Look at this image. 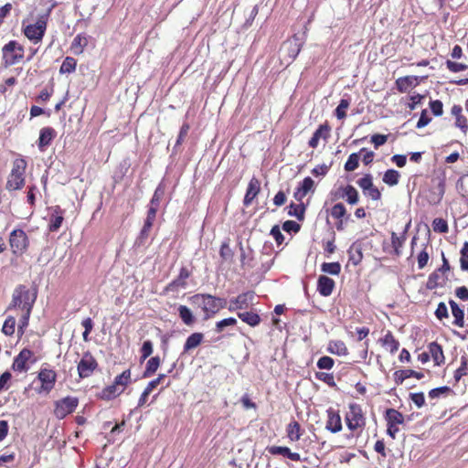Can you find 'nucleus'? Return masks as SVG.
Segmentation results:
<instances>
[{"instance_id": "774afa93", "label": "nucleus", "mask_w": 468, "mask_h": 468, "mask_svg": "<svg viewBox=\"0 0 468 468\" xmlns=\"http://www.w3.org/2000/svg\"><path fill=\"white\" fill-rule=\"evenodd\" d=\"M388 140V135L385 134H373L371 136V143L374 144V146L376 149H378L379 146L386 144Z\"/></svg>"}, {"instance_id": "58836bf2", "label": "nucleus", "mask_w": 468, "mask_h": 468, "mask_svg": "<svg viewBox=\"0 0 468 468\" xmlns=\"http://www.w3.org/2000/svg\"><path fill=\"white\" fill-rule=\"evenodd\" d=\"M415 80L416 79L410 76L401 77L396 80V85L400 92H406L414 84Z\"/></svg>"}, {"instance_id": "e433bc0d", "label": "nucleus", "mask_w": 468, "mask_h": 468, "mask_svg": "<svg viewBox=\"0 0 468 468\" xmlns=\"http://www.w3.org/2000/svg\"><path fill=\"white\" fill-rule=\"evenodd\" d=\"M468 375V358L465 356L461 357V366L454 372V380L459 382L461 378Z\"/></svg>"}, {"instance_id": "dca6fc26", "label": "nucleus", "mask_w": 468, "mask_h": 468, "mask_svg": "<svg viewBox=\"0 0 468 468\" xmlns=\"http://www.w3.org/2000/svg\"><path fill=\"white\" fill-rule=\"evenodd\" d=\"M261 189L260 181L252 177L248 185V188L244 197L243 203L246 207L250 206L252 200L257 197Z\"/></svg>"}, {"instance_id": "09e8293b", "label": "nucleus", "mask_w": 468, "mask_h": 468, "mask_svg": "<svg viewBox=\"0 0 468 468\" xmlns=\"http://www.w3.org/2000/svg\"><path fill=\"white\" fill-rule=\"evenodd\" d=\"M16 319L13 316H8L2 327V332L5 335H12L15 333Z\"/></svg>"}, {"instance_id": "e2e57ef3", "label": "nucleus", "mask_w": 468, "mask_h": 468, "mask_svg": "<svg viewBox=\"0 0 468 468\" xmlns=\"http://www.w3.org/2000/svg\"><path fill=\"white\" fill-rule=\"evenodd\" d=\"M430 108L435 116H441L443 113V104L439 100L431 101L430 102Z\"/></svg>"}, {"instance_id": "2f4dec72", "label": "nucleus", "mask_w": 468, "mask_h": 468, "mask_svg": "<svg viewBox=\"0 0 468 468\" xmlns=\"http://www.w3.org/2000/svg\"><path fill=\"white\" fill-rule=\"evenodd\" d=\"M88 45V37L85 35H77L71 44V48L75 54H80L83 52L84 48Z\"/></svg>"}, {"instance_id": "6e6d98bb", "label": "nucleus", "mask_w": 468, "mask_h": 468, "mask_svg": "<svg viewBox=\"0 0 468 468\" xmlns=\"http://www.w3.org/2000/svg\"><path fill=\"white\" fill-rule=\"evenodd\" d=\"M315 378L318 380H321L326 383L330 387H335V382L333 374L325 373V372H316Z\"/></svg>"}, {"instance_id": "6e6552de", "label": "nucleus", "mask_w": 468, "mask_h": 468, "mask_svg": "<svg viewBox=\"0 0 468 468\" xmlns=\"http://www.w3.org/2000/svg\"><path fill=\"white\" fill-rule=\"evenodd\" d=\"M78 404L79 400L77 398L68 396L56 401L54 414L58 419L62 420L67 415L72 413L78 407Z\"/></svg>"}, {"instance_id": "72a5a7b5", "label": "nucleus", "mask_w": 468, "mask_h": 468, "mask_svg": "<svg viewBox=\"0 0 468 468\" xmlns=\"http://www.w3.org/2000/svg\"><path fill=\"white\" fill-rule=\"evenodd\" d=\"M304 212H305V206L303 203L298 204V205L292 203L289 206L288 215L291 217H295L298 220H303Z\"/></svg>"}, {"instance_id": "5fc2aeb1", "label": "nucleus", "mask_w": 468, "mask_h": 468, "mask_svg": "<svg viewBox=\"0 0 468 468\" xmlns=\"http://www.w3.org/2000/svg\"><path fill=\"white\" fill-rule=\"evenodd\" d=\"M141 362L144 361L153 353V343L151 340H145L141 347Z\"/></svg>"}, {"instance_id": "338daca9", "label": "nucleus", "mask_w": 468, "mask_h": 468, "mask_svg": "<svg viewBox=\"0 0 468 468\" xmlns=\"http://www.w3.org/2000/svg\"><path fill=\"white\" fill-rule=\"evenodd\" d=\"M271 235L273 237L278 245H281L284 240V236L282 235L278 225H275L271 228Z\"/></svg>"}, {"instance_id": "b1692460", "label": "nucleus", "mask_w": 468, "mask_h": 468, "mask_svg": "<svg viewBox=\"0 0 468 468\" xmlns=\"http://www.w3.org/2000/svg\"><path fill=\"white\" fill-rule=\"evenodd\" d=\"M449 304L452 309V316L454 317L453 324L463 327L464 326V312L460 306L453 301L450 300Z\"/></svg>"}, {"instance_id": "aec40b11", "label": "nucleus", "mask_w": 468, "mask_h": 468, "mask_svg": "<svg viewBox=\"0 0 468 468\" xmlns=\"http://www.w3.org/2000/svg\"><path fill=\"white\" fill-rule=\"evenodd\" d=\"M63 211L58 206H56L53 208V213L50 217V223L48 226V229L51 232H56L58 230V229L61 227V224L63 222Z\"/></svg>"}, {"instance_id": "864d4df0", "label": "nucleus", "mask_w": 468, "mask_h": 468, "mask_svg": "<svg viewBox=\"0 0 468 468\" xmlns=\"http://www.w3.org/2000/svg\"><path fill=\"white\" fill-rule=\"evenodd\" d=\"M356 184L362 189L363 193L368 190L373 185V177L370 174L365 175L362 178L358 179Z\"/></svg>"}, {"instance_id": "ddd939ff", "label": "nucleus", "mask_w": 468, "mask_h": 468, "mask_svg": "<svg viewBox=\"0 0 468 468\" xmlns=\"http://www.w3.org/2000/svg\"><path fill=\"white\" fill-rule=\"evenodd\" d=\"M314 181L310 176L305 177L296 188V191L293 194V197L297 201L302 202L303 197L309 192H314Z\"/></svg>"}, {"instance_id": "a878e982", "label": "nucleus", "mask_w": 468, "mask_h": 468, "mask_svg": "<svg viewBox=\"0 0 468 468\" xmlns=\"http://www.w3.org/2000/svg\"><path fill=\"white\" fill-rule=\"evenodd\" d=\"M204 335L202 333H193L190 335L184 345V353H187L190 350L197 347L203 341Z\"/></svg>"}, {"instance_id": "bb28decb", "label": "nucleus", "mask_w": 468, "mask_h": 468, "mask_svg": "<svg viewBox=\"0 0 468 468\" xmlns=\"http://www.w3.org/2000/svg\"><path fill=\"white\" fill-rule=\"evenodd\" d=\"M190 276V271L186 267L180 269L178 276L169 283V288H185L186 285V280Z\"/></svg>"}, {"instance_id": "7ed1b4c3", "label": "nucleus", "mask_w": 468, "mask_h": 468, "mask_svg": "<svg viewBox=\"0 0 468 468\" xmlns=\"http://www.w3.org/2000/svg\"><path fill=\"white\" fill-rule=\"evenodd\" d=\"M303 42V37L298 35H293L291 38L284 41L280 49L282 60L287 64L292 63L300 53Z\"/></svg>"}, {"instance_id": "f3484780", "label": "nucleus", "mask_w": 468, "mask_h": 468, "mask_svg": "<svg viewBox=\"0 0 468 468\" xmlns=\"http://www.w3.org/2000/svg\"><path fill=\"white\" fill-rule=\"evenodd\" d=\"M267 451L272 455H282L294 462L301 461L300 454L291 452L290 448L286 446H271L267 448Z\"/></svg>"}, {"instance_id": "3c124183", "label": "nucleus", "mask_w": 468, "mask_h": 468, "mask_svg": "<svg viewBox=\"0 0 468 468\" xmlns=\"http://www.w3.org/2000/svg\"><path fill=\"white\" fill-rule=\"evenodd\" d=\"M432 228L435 232L446 233L448 232V223L445 219L437 218L432 221Z\"/></svg>"}, {"instance_id": "680f3d73", "label": "nucleus", "mask_w": 468, "mask_h": 468, "mask_svg": "<svg viewBox=\"0 0 468 468\" xmlns=\"http://www.w3.org/2000/svg\"><path fill=\"white\" fill-rule=\"evenodd\" d=\"M219 254L223 260L227 261L232 259L234 253L230 249L229 243L223 242L220 247Z\"/></svg>"}, {"instance_id": "79ce46f5", "label": "nucleus", "mask_w": 468, "mask_h": 468, "mask_svg": "<svg viewBox=\"0 0 468 468\" xmlns=\"http://www.w3.org/2000/svg\"><path fill=\"white\" fill-rule=\"evenodd\" d=\"M218 312V311L216 303V296L207 294L205 319L210 318L211 314H215Z\"/></svg>"}, {"instance_id": "ea45409f", "label": "nucleus", "mask_w": 468, "mask_h": 468, "mask_svg": "<svg viewBox=\"0 0 468 468\" xmlns=\"http://www.w3.org/2000/svg\"><path fill=\"white\" fill-rule=\"evenodd\" d=\"M300 430H301V426L297 421H292L288 425L287 435H288V438L290 439V441H297L300 439V437H301Z\"/></svg>"}, {"instance_id": "13d9d810", "label": "nucleus", "mask_w": 468, "mask_h": 468, "mask_svg": "<svg viewBox=\"0 0 468 468\" xmlns=\"http://www.w3.org/2000/svg\"><path fill=\"white\" fill-rule=\"evenodd\" d=\"M237 324V320L233 317L225 318L216 324V331L218 333L222 332L225 327L235 325Z\"/></svg>"}, {"instance_id": "9d476101", "label": "nucleus", "mask_w": 468, "mask_h": 468, "mask_svg": "<svg viewBox=\"0 0 468 468\" xmlns=\"http://www.w3.org/2000/svg\"><path fill=\"white\" fill-rule=\"evenodd\" d=\"M254 293L252 292H246L239 294L236 298L230 299L228 309L230 312L248 308L252 303Z\"/></svg>"}, {"instance_id": "f8f14e48", "label": "nucleus", "mask_w": 468, "mask_h": 468, "mask_svg": "<svg viewBox=\"0 0 468 468\" xmlns=\"http://www.w3.org/2000/svg\"><path fill=\"white\" fill-rule=\"evenodd\" d=\"M33 356V352L29 349L24 348L20 351V353L15 357L13 362V369L15 371L26 372L28 370V367L27 363Z\"/></svg>"}, {"instance_id": "de8ad7c7", "label": "nucleus", "mask_w": 468, "mask_h": 468, "mask_svg": "<svg viewBox=\"0 0 468 468\" xmlns=\"http://www.w3.org/2000/svg\"><path fill=\"white\" fill-rule=\"evenodd\" d=\"M350 102L346 99H342L335 111L337 119L342 120L346 117V110L349 107Z\"/></svg>"}, {"instance_id": "4d7b16f0", "label": "nucleus", "mask_w": 468, "mask_h": 468, "mask_svg": "<svg viewBox=\"0 0 468 468\" xmlns=\"http://www.w3.org/2000/svg\"><path fill=\"white\" fill-rule=\"evenodd\" d=\"M335 361L332 357L324 356L318 359L317 367L320 369H331L334 367Z\"/></svg>"}, {"instance_id": "7c9ffc66", "label": "nucleus", "mask_w": 468, "mask_h": 468, "mask_svg": "<svg viewBox=\"0 0 468 468\" xmlns=\"http://www.w3.org/2000/svg\"><path fill=\"white\" fill-rule=\"evenodd\" d=\"M160 363H161V360H160L159 356L151 357L146 363V367L143 373V377L150 378L151 376H153L158 369Z\"/></svg>"}, {"instance_id": "052dcab7", "label": "nucleus", "mask_w": 468, "mask_h": 468, "mask_svg": "<svg viewBox=\"0 0 468 468\" xmlns=\"http://www.w3.org/2000/svg\"><path fill=\"white\" fill-rule=\"evenodd\" d=\"M450 390L451 388L447 386L432 388L429 392V398L431 399H438L441 395L447 394Z\"/></svg>"}, {"instance_id": "6ab92c4d", "label": "nucleus", "mask_w": 468, "mask_h": 468, "mask_svg": "<svg viewBox=\"0 0 468 468\" xmlns=\"http://www.w3.org/2000/svg\"><path fill=\"white\" fill-rule=\"evenodd\" d=\"M411 377L416 378L417 379H421L424 375L423 373L417 372L412 369L397 370L394 373V380L397 385L402 384L405 379Z\"/></svg>"}, {"instance_id": "37998d69", "label": "nucleus", "mask_w": 468, "mask_h": 468, "mask_svg": "<svg viewBox=\"0 0 468 468\" xmlns=\"http://www.w3.org/2000/svg\"><path fill=\"white\" fill-rule=\"evenodd\" d=\"M77 61L74 58L67 57L61 66H60V73H71L76 69Z\"/></svg>"}, {"instance_id": "0eeeda50", "label": "nucleus", "mask_w": 468, "mask_h": 468, "mask_svg": "<svg viewBox=\"0 0 468 468\" xmlns=\"http://www.w3.org/2000/svg\"><path fill=\"white\" fill-rule=\"evenodd\" d=\"M9 244L16 255H22L27 249L29 240L26 232L20 229L10 233Z\"/></svg>"}, {"instance_id": "1a4fd4ad", "label": "nucleus", "mask_w": 468, "mask_h": 468, "mask_svg": "<svg viewBox=\"0 0 468 468\" xmlns=\"http://www.w3.org/2000/svg\"><path fill=\"white\" fill-rule=\"evenodd\" d=\"M97 366L98 364L96 359L90 352H86L78 364V373L80 378H85L90 377Z\"/></svg>"}, {"instance_id": "c03bdc74", "label": "nucleus", "mask_w": 468, "mask_h": 468, "mask_svg": "<svg viewBox=\"0 0 468 468\" xmlns=\"http://www.w3.org/2000/svg\"><path fill=\"white\" fill-rule=\"evenodd\" d=\"M359 165V153L351 154L347 161L345 164V170L347 172H352L358 167Z\"/></svg>"}, {"instance_id": "4468645a", "label": "nucleus", "mask_w": 468, "mask_h": 468, "mask_svg": "<svg viewBox=\"0 0 468 468\" xmlns=\"http://www.w3.org/2000/svg\"><path fill=\"white\" fill-rule=\"evenodd\" d=\"M326 430L336 433L342 430V421L339 413L333 409L327 410Z\"/></svg>"}, {"instance_id": "2eb2a0df", "label": "nucleus", "mask_w": 468, "mask_h": 468, "mask_svg": "<svg viewBox=\"0 0 468 468\" xmlns=\"http://www.w3.org/2000/svg\"><path fill=\"white\" fill-rule=\"evenodd\" d=\"M56 131L51 127H44L40 130L38 138V148L44 151L56 137Z\"/></svg>"}, {"instance_id": "f03ea898", "label": "nucleus", "mask_w": 468, "mask_h": 468, "mask_svg": "<svg viewBox=\"0 0 468 468\" xmlns=\"http://www.w3.org/2000/svg\"><path fill=\"white\" fill-rule=\"evenodd\" d=\"M27 162L24 159H16L13 163L11 173L6 182V189L9 191L21 189L25 184V172Z\"/></svg>"}, {"instance_id": "bf43d9fd", "label": "nucleus", "mask_w": 468, "mask_h": 468, "mask_svg": "<svg viewBox=\"0 0 468 468\" xmlns=\"http://www.w3.org/2000/svg\"><path fill=\"white\" fill-rule=\"evenodd\" d=\"M445 64L447 69L454 73L465 70L468 68L466 64L458 63L452 60H447Z\"/></svg>"}, {"instance_id": "a19ab883", "label": "nucleus", "mask_w": 468, "mask_h": 468, "mask_svg": "<svg viewBox=\"0 0 468 468\" xmlns=\"http://www.w3.org/2000/svg\"><path fill=\"white\" fill-rule=\"evenodd\" d=\"M383 345L393 354L398 351L399 343L395 339L391 332H388L383 339Z\"/></svg>"}, {"instance_id": "c85d7f7f", "label": "nucleus", "mask_w": 468, "mask_h": 468, "mask_svg": "<svg viewBox=\"0 0 468 468\" xmlns=\"http://www.w3.org/2000/svg\"><path fill=\"white\" fill-rule=\"evenodd\" d=\"M178 315L186 325H192L196 319L192 311L186 305H179L177 308Z\"/></svg>"}, {"instance_id": "0e129e2a", "label": "nucleus", "mask_w": 468, "mask_h": 468, "mask_svg": "<svg viewBox=\"0 0 468 468\" xmlns=\"http://www.w3.org/2000/svg\"><path fill=\"white\" fill-rule=\"evenodd\" d=\"M282 229L284 231H286L288 233H291V232L297 233L300 230L301 226L293 220H286L282 224Z\"/></svg>"}, {"instance_id": "4be33fe9", "label": "nucleus", "mask_w": 468, "mask_h": 468, "mask_svg": "<svg viewBox=\"0 0 468 468\" xmlns=\"http://www.w3.org/2000/svg\"><path fill=\"white\" fill-rule=\"evenodd\" d=\"M387 424L398 426L404 423V416L395 409H388L385 412Z\"/></svg>"}, {"instance_id": "423d86ee", "label": "nucleus", "mask_w": 468, "mask_h": 468, "mask_svg": "<svg viewBox=\"0 0 468 468\" xmlns=\"http://www.w3.org/2000/svg\"><path fill=\"white\" fill-rule=\"evenodd\" d=\"M47 29V18L41 16L35 24L27 25L23 32L25 36L35 44L40 42Z\"/></svg>"}, {"instance_id": "20e7f679", "label": "nucleus", "mask_w": 468, "mask_h": 468, "mask_svg": "<svg viewBox=\"0 0 468 468\" xmlns=\"http://www.w3.org/2000/svg\"><path fill=\"white\" fill-rule=\"evenodd\" d=\"M3 59L5 67L15 65L24 56V48L16 41L11 40L2 48Z\"/></svg>"}, {"instance_id": "a211bd4d", "label": "nucleus", "mask_w": 468, "mask_h": 468, "mask_svg": "<svg viewBox=\"0 0 468 468\" xmlns=\"http://www.w3.org/2000/svg\"><path fill=\"white\" fill-rule=\"evenodd\" d=\"M335 288V282L333 279L322 275L318 278L317 282V291L323 296H329L332 294L333 290Z\"/></svg>"}, {"instance_id": "473e14b6", "label": "nucleus", "mask_w": 468, "mask_h": 468, "mask_svg": "<svg viewBox=\"0 0 468 468\" xmlns=\"http://www.w3.org/2000/svg\"><path fill=\"white\" fill-rule=\"evenodd\" d=\"M343 197H346V202L350 205H356L358 202V192L351 185H347L343 188Z\"/></svg>"}, {"instance_id": "f257e3e1", "label": "nucleus", "mask_w": 468, "mask_h": 468, "mask_svg": "<svg viewBox=\"0 0 468 468\" xmlns=\"http://www.w3.org/2000/svg\"><path fill=\"white\" fill-rule=\"evenodd\" d=\"M37 300V290L28 289L26 285L16 286L12 294V301L8 309L19 308L24 311H32Z\"/></svg>"}, {"instance_id": "8fccbe9b", "label": "nucleus", "mask_w": 468, "mask_h": 468, "mask_svg": "<svg viewBox=\"0 0 468 468\" xmlns=\"http://www.w3.org/2000/svg\"><path fill=\"white\" fill-rule=\"evenodd\" d=\"M207 294L206 293H197L193 295L190 300L192 303L196 304L199 308H201L204 313H206V307H207Z\"/></svg>"}, {"instance_id": "c756f323", "label": "nucleus", "mask_w": 468, "mask_h": 468, "mask_svg": "<svg viewBox=\"0 0 468 468\" xmlns=\"http://www.w3.org/2000/svg\"><path fill=\"white\" fill-rule=\"evenodd\" d=\"M239 318L250 326H256L261 323V317L253 312L238 313Z\"/></svg>"}, {"instance_id": "c9c22d12", "label": "nucleus", "mask_w": 468, "mask_h": 468, "mask_svg": "<svg viewBox=\"0 0 468 468\" xmlns=\"http://www.w3.org/2000/svg\"><path fill=\"white\" fill-rule=\"evenodd\" d=\"M349 261L354 264L357 265L363 259V254L360 246H356L355 243L348 250Z\"/></svg>"}, {"instance_id": "49530a36", "label": "nucleus", "mask_w": 468, "mask_h": 468, "mask_svg": "<svg viewBox=\"0 0 468 468\" xmlns=\"http://www.w3.org/2000/svg\"><path fill=\"white\" fill-rule=\"evenodd\" d=\"M130 379H131V371L130 369H127V370H124L122 374H120L119 376H117L115 378H114V383L120 387V388H125L128 383L130 382Z\"/></svg>"}, {"instance_id": "69168bd1", "label": "nucleus", "mask_w": 468, "mask_h": 468, "mask_svg": "<svg viewBox=\"0 0 468 468\" xmlns=\"http://www.w3.org/2000/svg\"><path fill=\"white\" fill-rule=\"evenodd\" d=\"M410 398L418 408H421L425 405V397L423 392L410 393Z\"/></svg>"}, {"instance_id": "393cba45", "label": "nucleus", "mask_w": 468, "mask_h": 468, "mask_svg": "<svg viewBox=\"0 0 468 468\" xmlns=\"http://www.w3.org/2000/svg\"><path fill=\"white\" fill-rule=\"evenodd\" d=\"M428 348L429 353L431 355L434 363L438 366L441 365L444 362L442 347L438 343L431 342L429 345Z\"/></svg>"}, {"instance_id": "412c9836", "label": "nucleus", "mask_w": 468, "mask_h": 468, "mask_svg": "<svg viewBox=\"0 0 468 468\" xmlns=\"http://www.w3.org/2000/svg\"><path fill=\"white\" fill-rule=\"evenodd\" d=\"M443 273L439 271L438 270L434 271L432 273L430 274L428 281H427V288L430 290L436 289L438 287H442L445 283V280L447 278H444L442 276Z\"/></svg>"}, {"instance_id": "cd10ccee", "label": "nucleus", "mask_w": 468, "mask_h": 468, "mask_svg": "<svg viewBox=\"0 0 468 468\" xmlns=\"http://www.w3.org/2000/svg\"><path fill=\"white\" fill-rule=\"evenodd\" d=\"M327 351L337 356H346L348 353L345 343L341 340L330 341Z\"/></svg>"}, {"instance_id": "9b49d317", "label": "nucleus", "mask_w": 468, "mask_h": 468, "mask_svg": "<svg viewBox=\"0 0 468 468\" xmlns=\"http://www.w3.org/2000/svg\"><path fill=\"white\" fill-rule=\"evenodd\" d=\"M37 378L41 382V390L49 392L54 388L57 374L52 369L42 368L38 373Z\"/></svg>"}, {"instance_id": "a18cd8bd", "label": "nucleus", "mask_w": 468, "mask_h": 468, "mask_svg": "<svg viewBox=\"0 0 468 468\" xmlns=\"http://www.w3.org/2000/svg\"><path fill=\"white\" fill-rule=\"evenodd\" d=\"M321 270L332 275H338L341 271V265L339 262H324Z\"/></svg>"}, {"instance_id": "4c0bfd02", "label": "nucleus", "mask_w": 468, "mask_h": 468, "mask_svg": "<svg viewBox=\"0 0 468 468\" xmlns=\"http://www.w3.org/2000/svg\"><path fill=\"white\" fill-rule=\"evenodd\" d=\"M123 392V388L118 387L114 382L102 390V398L112 399Z\"/></svg>"}, {"instance_id": "39448f33", "label": "nucleus", "mask_w": 468, "mask_h": 468, "mask_svg": "<svg viewBox=\"0 0 468 468\" xmlns=\"http://www.w3.org/2000/svg\"><path fill=\"white\" fill-rule=\"evenodd\" d=\"M346 422L349 430L356 431L364 428L366 418L360 405L352 403L349 405V411L346 415Z\"/></svg>"}, {"instance_id": "5701e85b", "label": "nucleus", "mask_w": 468, "mask_h": 468, "mask_svg": "<svg viewBox=\"0 0 468 468\" xmlns=\"http://www.w3.org/2000/svg\"><path fill=\"white\" fill-rule=\"evenodd\" d=\"M329 127L326 124L320 125L315 132L313 133V136L309 140V146L312 148H316L319 140L321 138H326L328 136Z\"/></svg>"}, {"instance_id": "f704fd0d", "label": "nucleus", "mask_w": 468, "mask_h": 468, "mask_svg": "<svg viewBox=\"0 0 468 468\" xmlns=\"http://www.w3.org/2000/svg\"><path fill=\"white\" fill-rule=\"evenodd\" d=\"M400 175L397 170L388 169L383 176V182L389 186H393L399 184Z\"/></svg>"}, {"instance_id": "603ef678", "label": "nucleus", "mask_w": 468, "mask_h": 468, "mask_svg": "<svg viewBox=\"0 0 468 468\" xmlns=\"http://www.w3.org/2000/svg\"><path fill=\"white\" fill-rule=\"evenodd\" d=\"M330 214L333 218L340 219L346 214V207L342 203H337L333 206Z\"/></svg>"}]
</instances>
